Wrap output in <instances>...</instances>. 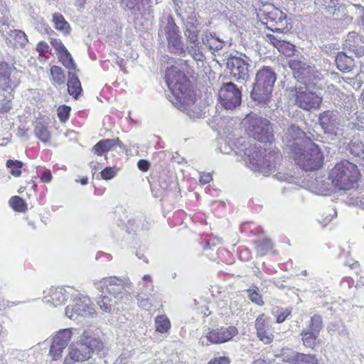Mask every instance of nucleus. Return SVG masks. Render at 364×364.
I'll return each mask as SVG.
<instances>
[{"label":"nucleus","instance_id":"obj_27","mask_svg":"<svg viewBox=\"0 0 364 364\" xmlns=\"http://www.w3.org/2000/svg\"><path fill=\"white\" fill-rule=\"evenodd\" d=\"M187 46L186 53L190 54L195 60L203 61L204 58L203 43L199 41V36L186 37Z\"/></svg>","mask_w":364,"mask_h":364},{"label":"nucleus","instance_id":"obj_46","mask_svg":"<svg viewBox=\"0 0 364 364\" xmlns=\"http://www.w3.org/2000/svg\"><path fill=\"white\" fill-rule=\"evenodd\" d=\"M296 364H318L315 355L299 353Z\"/></svg>","mask_w":364,"mask_h":364},{"label":"nucleus","instance_id":"obj_60","mask_svg":"<svg viewBox=\"0 0 364 364\" xmlns=\"http://www.w3.org/2000/svg\"><path fill=\"white\" fill-rule=\"evenodd\" d=\"M291 314V311L288 309L282 311L277 316V322L278 323H281L284 321L288 316Z\"/></svg>","mask_w":364,"mask_h":364},{"label":"nucleus","instance_id":"obj_2","mask_svg":"<svg viewBox=\"0 0 364 364\" xmlns=\"http://www.w3.org/2000/svg\"><path fill=\"white\" fill-rule=\"evenodd\" d=\"M106 349L104 343L90 330H85L80 336L77 344L69 348V358L76 362H84L92 358L93 354L100 357L105 355Z\"/></svg>","mask_w":364,"mask_h":364},{"label":"nucleus","instance_id":"obj_22","mask_svg":"<svg viewBox=\"0 0 364 364\" xmlns=\"http://www.w3.org/2000/svg\"><path fill=\"white\" fill-rule=\"evenodd\" d=\"M136 300L138 305L146 310H149L152 306H156L161 303L158 294L151 291L148 289V286L145 285L139 287Z\"/></svg>","mask_w":364,"mask_h":364},{"label":"nucleus","instance_id":"obj_51","mask_svg":"<svg viewBox=\"0 0 364 364\" xmlns=\"http://www.w3.org/2000/svg\"><path fill=\"white\" fill-rule=\"evenodd\" d=\"M70 107L66 105L60 106L58 109V115L61 122H66L70 116Z\"/></svg>","mask_w":364,"mask_h":364},{"label":"nucleus","instance_id":"obj_29","mask_svg":"<svg viewBox=\"0 0 364 364\" xmlns=\"http://www.w3.org/2000/svg\"><path fill=\"white\" fill-rule=\"evenodd\" d=\"M200 31V23L196 14L189 16L185 22L184 36L190 37L199 36Z\"/></svg>","mask_w":364,"mask_h":364},{"label":"nucleus","instance_id":"obj_54","mask_svg":"<svg viewBox=\"0 0 364 364\" xmlns=\"http://www.w3.org/2000/svg\"><path fill=\"white\" fill-rule=\"evenodd\" d=\"M50 43L52 46L55 48V50L58 52V55L64 52V50H67L65 46L61 42V41L59 39H52Z\"/></svg>","mask_w":364,"mask_h":364},{"label":"nucleus","instance_id":"obj_17","mask_svg":"<svg viewBox=\"0 0 364 364\" xmlns=\"http://www.w3.org/2000/svg\"><path fill=\"white\" fill-rule=\"evenodd\" d=\"M19 82L20 73L16 68L6 62L0 61V90H13Z\"/></svg>","mask_w":364,"mask_h":364},{"label":"nucleus","instance_id":"obj_16","mask_svg":"<svg viewBox=\"0 0 364 364\" xmlns=\"http://www.w3.org/2000/svg\"><path fill=\"white\" fill-rule=\"evenodd\" d=\"M250 58L246 55L231 56L227 62V67L231 76L236 80L245 81L249 77Z\"/></svg>","mask_w":364,"mask_h":364},{"label":"nucleus","instance_id":"obj_53","mask_svg":"<svg viewBox=\"0 0 364 364\" xmlns=\"http://www.w3.org/2000/svg\"><path fill=\"white\" fill-rule=\"evenodd\" d=\"M116 171L112 167H107L101 171V177L104 180H110L114 177Z\"/></svg>","mask_w":364,"mask_h":364},{"label":"nucleus","instance_id":"obj_14","mask_svg":"<svg viewBox=\"0 0 364 364\" xmlns=\"http://www.w3.org/2000/svg\"><path fill=\"white\" fill-rule=\"evenodd\" d=\"M218 95L221 105L226 109H233L241 103V91L232 82L224 83Z\"/></svg>","mask_w":364,"mask_h":364},{"label":"nucleus","instance_id":"obj_37","mask_svg":"<svg viewBox=\"0 0 364 364\" xmlns=\"http://www.w3.org/2000/svg\"><path fill=\"white\" fill-rule=\"evenodd\" d=\"M53 21L55 24V28L65 33H68L70 31V26L68 23L65 20L63 15L55 13L53 15Z\"/></svg>","mask_w":364,"mask_h":364},{"label":"nucleus","instance_id":"obj_56","mask_svg":"<svg viewBox=\"0 0 364 364\" xmlns=\"http://www.w3.org/2000/svg\"><path fill=\"white\" fill-rule=\"evenodd\" d=\"M336 216V211L334 209L330 210V213L325 217V218H321L319 222L323 225V226H326L330 223L334 217Z\"/></svg>","mask_w":364,"mask_h":364},{"label":"nucleus","instance_id":"obj_49","mask_svg":"<svg viewBox=\"0 0 364 364\" xmlns=\"http://www.w3.org/2000/svg\"><path fill=\"white\" fill-rule=\"evenodd\" d=\"M9 23V14L7 8L3 4V0H0V23L8 26Z\"/></svg>","mask_w":364,"mask_h":364},{"label":"nucleus","instance_id":"obj_61","mask_svg":"<svg viewBox=\"0 0 364 364\" xmlns=\"http://www.w3.org/2000/svg\"><path fill=\"white\" fill-rule=\"evenodd\" d=\"M275 176L281 181L291 182L293 181V177L288 173H277Z\"/></svg>","mask_w":364,"mask_h":364},{"label":"nucleus","instance_id":"obj_44","mask_svg":"<svg viewBox=\"0 0 364 364\" xmlns=\"http://www.w3.org/2000/svg\"><path fill=\"white\" fill-rule=\"evenodd\" d=\"M50 74L53 81L58 85H62L65 82V75L60 67L52 66L50 68Z\"/></svg>","mask_w":364,"mask_h":364},{"label":"nucleus","instance_id":"obj_64","mask_svg":"<svg viewBox=\"0 0 364 364\" xmlns=\"http://www.w3.org/2000/svg\"><path fill=\"white\" fill-rule=\"evenodd\" d=\"M212 180V175L209 173H203L200 176V182L203 184H206Z\"/></svg>","mask_w":364,"mask_h":364},{"label":"nucleus","instance_id":"obj_43","mask_svg":"<svg viewBox=\"0 0 364 364\" xmlns=\"http://www.w3.org/2000/svg\"><path fill=\"white\" fill-rule=\"evenodd\" d=\"M23 163L18 160H8L6 166L10 169V173L15 177H18L21 174V168Z\"/></svg>","mask_w":364,"mask_h":364},{"label":"nucleus","instance_id":"obj_3","mask_svg":"<svg viewBox=\"0 0 364 364\" xmlns=\"http://www.w3.org/2000/svg\"><path fill=\"white\" fill-rule=\"evenodd\" d=\"M277 80V75L274 70L268 66H264L259 69L255 76L251 97L258 103L271 107L272 92Z\"/></svg>","mask_w":364,"mask_h":364},{"label":"nucleus","instance_id":"obj_52","mask_svg":"<svg viewBox=\"0 0 364 364\" xmlns=\"http://www.w3.org/2000/svg\"><path fill=\"white\" fill-rule=\"evenodd\" d=\"M12 107L11 100L4 99L0 102V114L4 115L10 112Z\"/></svg>","mask_w":364,"mask_h":364},{"label":"nucleus","instance_id":"obj_6","mask_svg":"<svg viewBox=\"0 0 364 364\" xmlns=\"http://www.w3.org/2000/svg\"><path fill=\"white\" fill-rule=\"evenodd\" d=\"M245 132L261 142H270L274 137L270 122L255 113L247 114L242 122Z\"/></svg>","mask_w":364,"mask_h":364},{"label":"nucleus","instance_id":"obj_41","mask_svg":"<svg viewBox=\"0 0 364 364\" xmlns=\"http://www.w3.org/2000/svg\"><path fill=\"white\" fill-rule=\"evenodd\" d=\"M298 354V352L288 348H282L281 351L282 360L291 364H296Z\"/></svg>","mask_w":364,"mask_h":364},{"label":"nucleus","instance_id":"obj_26","mask_svg":"<svg viewBox=\"0 0 364 364\" xmlns=\"http://www.w3.org/2000/svg\"><path fill=\"white\" fill-rule=\"evenodd\" d=\"M345 47L353 51L357 56L364 55V40L355 32H350L347 36Z\"/></svg>","mask_w":364,"mask_h":364},{"label":"nucleus","instance_id":"obj_12","mask_svg":"<svg viewBox=\"0 0 364 364\" xmlns=\"http://www.w3.org/2000/svg\"><path fill=\"white\" fill-rule=\"evenodd\" d=\"M288 64L294 71L295 77L301 80L303 82L310 80L311 83H314L319 87H323V80L320 77V73L315 70L314 68L296 58L290 59Z\"/></svg>","mask_w":364,"mask_h":364},{"label":"nucleus","instance_id":"obj_57","mask_svg":"<svg viewBox=\"0 0 364 364\" xmlns=\"http://www.w3.org/2000/svg\"><path fill=\"white\" fill-rule=\"evenodd\" d=\"M208 364H230V359L225 356H220L211 359Z\"/></svg>","mask_w":364,"mask_h":364},{"label":"nucleus","instance_id":"obj_28","mask_svg":"<svg viewBox=\"0 0 364 364\" xmlns=\"http://www.w3.org/2000/svg\"><path fill=\"white\" fill-rule=\"evenodd\" d=\"M121 144L119 138L102 139L93 146L92 151L95 154L101 156L116 146H121Z\"/></svg>","mask_w":364,"mask_h":364},{"label":"nucleus","instance_id":"obj_47","mask_svg":"<svg viewBox=\"0 0 364 364\" xmlns=\"http://www.w3.org/2000/svg\"><path fill=\"white\" fill-rule=\"evenodd\" d=\"M149 0H122L123 6L130 10L139 11L141 6L149 3Z\"/></svg>","mask_w":364,"mask_h":364},{"label":"nucleus","instance_id":"obj_19","mask_svg":"<svg viewBox=\"0 0 364 364\" xmlns=\"http://www.w3.org/2000/svg\"><path fill=\"white\" fill-rule=\"evenodd\" d=\"M306 140L311 139L306 137L301 129L294 124L291 125L283 135V142L290 149L291 153L304 146Z\"/></svg>","mask_w":364,"mask_h":364},{"label":"nucleus","instance_id":"obj_1","mask_svg":"<svg viewBox=\"0 0 364 364\" xmlns=\"http://www.w3.org/2000/svg\"><path fill=\"white\" fill-rule=\"evenodd\" d=\"M235 153L240 156L251 170L264 176L271 174L275 169L277 151L259 149L245 138L241 137L235 143Z\"/></svg>","mask_w":364,"mask_h":364},{"label":"nucleus","instance_id":"obj_36","mask_svg":"<svg viewBox=\"0 0 364 364\" xmlns=\"http://www.w3.org/2000/svg\"><path fill=\"white\" fill-rule=\"evenodd\" d=\"M319 335L306 329L303 330L301 333V340L304 346L310 348H314L316 345V339Z\"/></svg>","mask_w":364,"mask_h":364},{"label":"nucleus","instance_id":"obj_4","mask_svg":"<svg viewBox=\"0 0 364 364\" xmlns=\"http://www.w3.org/2000/svg\"><path fill=\"white\" fill-rule=\"evenodd\" d=\"M360 174L357 166L348 161H341L330 171L328 179L332 185L342 191H348L355 187Z\"/></svg>","mask_w":364,"mask_h":364},{"label":"nucleus","instance_id":"obj_42","mask_svg":"<svg viewBox=\"0 0 364 364\" xmlns=\"http://www.w3.org/2000/svg\"><path fill=\"white\" fill-rule=\"evenodd\" d=\"M59 57L60 61L65 68L69 70H76V65L74 63L71 54L68 52V50H64V52L59 54Z\"/></svg>","mask_w":364,"mask_h":364},{"label":"nucleus","instance_id":"obj_59","mask_svg":"<svg viewBox=\"0 0 364 364\" xmlns=\"http://www.w3.org/2000/svg\"><path fill=\"white\" fill-rule=\"evenodd\" d=\"M267 37L270 43L277 48L279 47V45L284 40L272 34L267 35Z\"/></svg>","mask_w":364,"mask_h":364},{"label":"nucleus","instance_id":"obj_30","mask_svg":"<svg viewBox=\"0 0 364 364\" xmlns=\"http://www.w3.org/2000/svg\"><path fill=\"white\" fill-rule=\"evenodd\" d=\"M309 186L311 191L318 195H326L329 191V184L325 181L323 176H316L309 181Z\"/></svg>","mask_w":364,"mask_h":364},{"label":"nucleus","instance_id":"obj_11","mask_svg":"<svg viewBox=\"0 0 364 364\" xmlns=\"http://www.w3.org/2000/svg\"><path fill=\"white\" fill-rule=\"evenodd\" d=\"M259 16L267 21V27L273 31L281 33L287 28L286 15L272 4L263 6Z\"/></svg>","mask_w":364,"mask_h":364},{"label":"nucleus","instance_id":"obj_39","mask_svg":"<svg viewBox=\"0 0 364 364\" xmlns=\"http://www.w3.org/2000/svg\"><path fill=\"white\" fill-rule=\"evenodd\" d=\"M323 328V319L320 315L315 314L311 318L307 329L319 335Z\"/></svg>","mask_w":364,"mask_h":364},{"label":"nucleus","instance_id":"obj_50","mask_svg":"<svg viewBox=\"0 0 364 364\" xmlns=\"http://www.w3.org/2000/svg\"><path fill=\"white\" fill-rule=\"evenodd\" d=\"M249 293V299L254 303L262 306L263 305V301L261 295L258 292V289L257 287L251 288L248 289Z\"/></svg>","mask_w":364,"mask_h":364},{"label":"nucleus","instance_id":"obj_48","mask_svg":"<svg viewBox=\"0 0 364 364\" xmlns=\"http://www.w3.org/2000/svg\"><path fill=\"white\" fill-rule=\"evenodd\" d=\"M277 50L279 53L290 56L294 54V46L291 43L287 42L286 40H284L277 48Z\"/></svg>","mask_w":364,"mask_h":364},{"label":"nucleus","instance_id":"obj_38","mask_svg":"<svg viewBox=\"0 0 364 364\" xmlns=\"http://www.w3.org/2000/svg\"><path fill=\"white\" fill-rule=\"evenodd\" d=\"M34 132L36 137L44 143L48 142L50 139V134L48 128L40 122L36 124Z\"/></svg>","mask_w":364,"mask_h":364},{"label":"nucleus","instance_id":"obj_13","mask_svg":"<svg viewBox=\"0 0 364 364\" xmlns=\"http://www.w3.org/2000/svg\"><path fill=\"white\" fill-rule=\"evenodd\" d=\"M74 305H69L65 308V315L70 319L75 320L78 316H89L95 313V309L90 299L77 290L72 296Z\"/></svg>","mask_w":364,"mask_h":364},{"label":"nucleus","instance_id":"obj_9","mask_svg":"<svg viewBox=\"0 0 364 364\" xmlns=\"http://www.w3.org/2000/svg\"><path fill=\"white\" fill-rule=\"evenodd\" d=\"M94 285L100 291L104 292L105 290L114 299L120 301L132 288V282L126 277H105L100 280L94 281Z\"/></svg>","mask_w":364,"mask_h":364},{"label":"nucleus","instance_id":"obj_7","mask_svg":"<svg viewBox=\"0 0 364 364\" xmlns=\"http://www.w3.org/2000/svg\"><path fill=\"white\" fill-rule=\"evenodd\" d=\"M305 86L296 87L291 91V96L294 98L295 105L306 111L318 109L322 102V97L316 92L322 87H318L310 80L304 82Z\"/></svg>","mask_w":364,"mask_h":364},{"label":"nucleus","instance_id":"obj_20","mask_svg":"<svg viewBox=\"0 0 364 364\" xmlns=\"http://www.w3.org/2000/svg\"><path fill=\"white\" fill-rule=\"evenodd\" d=\"M70 329L65 328L59 331L53 338L49 354L53 360H57L62 357L63 350L68 346L72 338Z\"/></svg>","mask_w":364,"mask_h":364},{"label":"nucleus","instance_id":"obj_58","mask_svg":"<svg viewBox=\"0 0 364 364\" xmlns=\"http://www.w3.org/2000/svg\"><path fill=\"white\" fill-rule=\"evenodd\" d=\"M129 357V353H123L117 358L114 364H128Z\"/></svg>","mask_w":364,"mask_h":364},{"label":"nucleus","instance_id":"obj_5","mask_svg":"<svg viewBox=\"0 0 364 364\" xmlns=\"http://www.w3.org/2000/svg\"><path fill=\"white\" fill-rule=\"evenodd\" d=\"M296 164L306 171L320 168L323 164L321 149L311 140H306L304 146L292 153Z\"/></svg>","mask_w":364,"mask_h":364},{"label":"nucleus","instance_id":"obj_55","mask_svg":"<svg viewBox=\"0 0 364 364\" xmlns=\"http://www.w3.org/2000/svg\"><path fill=\"white\" fill-rule=\"evenodd\" d=\"M139 285L141 287H143V285L148 286V289H149L151 291H154V285L149 274H145L143 277L142 282L140 283Z\"/></svg>","mask_w":364,"mask_h":364},{"label":"nucleus","instance_id":"obj_21","mask_svg":"<svg viewBox=\"0 0 364 364\" xmlns=\"http://www.w3.org/2000/svg\"><path fill=\"white\" fill-rule=\"evenodd\" d=\"M186 97L184 100L182 98L177 100L180 104L178 108L183 112H186L191 118H201L204 114V112L200 106L196 104V97L195 93L191 91L190 95Z\"/></svg>","mask_w":364,"mask_h":364},{"label":"nucleus","instance_id":"obj_32","mask_svg":"<svg viewBox=\"0 0 364 364\" xmlns=\"http://www.w3.org/2000/svg\"><path fill=\"white\" fill-rule=\"evenodd\" d=\"M336 63L338 69L343 72L350 71L354 66L353 59L343 52L337 55Z\"/></svg>","mask_w":364,"mask_h":364},{"label":"nucleus","instance_id":"obj_31","mask_svg":"<svg viewBox=\"0 0 364 364\" xmlns=\"http://www.w3.org/2000/svg\"><path fill=\"white\" fill-rule=\"evenodd\" d=\"M119 301L120 300H117L114 297L110 298L108 296H102L97 301V304L102 311L107 313H112L117 309L118 310L117 305Z\"/></svg>","mask_w":364,"mask_h":364},{"label":"nucleus","instance_id":"obj_45","mask_svg":"<svg viewBox=\"0 0 364 364\" xmlns=\"http://www.w3.org/2000/svg\"><path fill=\"white\" fill-rule=\"evenodd\" d=\"M9 204L11 207L18 212H23L27 208L26 202L18 196H13L9 200Z\"/></svg>","mask_w":364,"mask_h":364},{"label":"nucleus","instance_id":"obj_18","mask_svg":"<svg viewBox=\"0 0 364 364\" xmlns=\"http://www.w3.org/2000/svg\"><path fill=\"white\" fill-rule=\"evenodd\" d=\"M75 289L71 287H50L44 291L43 301L58 306L62 305L69 296H74Z\"/></svg>","mask_w":364,"mask_h":364},{"label":"nucleus","instance_id":"obj_40","mask_svg":"<svg viewBox=\"0 0 364 364\" xmlns=\"http://www.w3.org/2000/svg\"><path fill=\"white\" fill-rule=\"evenodd\" d=\"M255 244L257 247V253L261 256L266 255L272 248V244L271 241L268 239L257 240Z\"/></svg>","mask_w":364,"mask_h":364},{"label":"nucleus","instance_id":"obj_25","mask_svg":"<svg viewBox=\"0 0 364 364\" xmlns=\"http://www.w3.org/2000/svg\"><path fill=\"white\" fill-rule=\"evenodd\" d=\"M320 124L325 133L336 135L338 124L337 115L331 111L322 113L319 117Z\"/></svg>","mask_w":364,"mask_h":364},{"label":"nucleus","instance_id":"obj_34","mask_svg":"<svg viewBox=\"0 0 364 364\" xmlns=\"http://www.w3.org/2000/svg\"><path fill=\"white\" fill-rule=\"evenodd\" d=\"M68 91L70 95H73L75 98L82 91L81 84L78 77L71 72H69L68 74Z\"/></svg>","mask_w":364,"mask_h":364},{"label":"nucleus","instance_id":"obj_63","mask_svg":"<svg viewBox=\"0 0 364 364\" xmlns=\"http://www.w3.org/2000/svg\"><path fill=\"white\" fill-rule=\"evenodd\" d=\"M36 49L39 52H48L49 50V46L48 45L47 43L44 42V41H41L38 43L37 46H36Z\"/></svg>","mask_w":364,"mask_h":364},{"label":"nucleus","instance_id":"obj_15","mask_svg":"<svg viewBox=\"0 0 364 364\" xmlns=\"http://www.w3.org/2000/svg\"><path fill=\"white\" fill-rule=\"evenodd\" d=\"M238 333L235 326L220 327L209 331L205 336L200 338V343L203 346L210 344H220L230 341Z\"/></svg>","mask_w":364,"mask_h":364},{"label":"nucleus","instance_id":"obj_23","mask_svg":"<svg viewBox=\"0 0 364 364\" xmlns=\"http://www.w3.org/2000/svg\"><path fill=\"white\" fill-rule=\"evenodd\" d=\"M0 33L7 45L11 46L23 48L28 42L26 33L20 30H11L6 27L5 30L0 28Z\"/></svg>","mask_w":364,"mask_h":364},{"label":"nucleus","instance_id":"obj_8","mask_svg":"<svg viewBox=\"0 0 364 364\" xmlns=\"http://www.w3.org/2000/svg\"><path fill=\"white\" fill-rule=\"evenodd\" d=\"M166 82L176 98L186 99L192 91L190 82L184 73L176 65L168 68L166 73Z\"/></svg>","mask_w":364,"mask_h":364},{"label":"nucleus","instance_id":"obj_62","mask_svg":"<svg viewBox=\"0 0 364 364\" xmlns=\"http://www.w3.org/2000/svg\"><path fill=\"white\" fill-rule=\"evenodd\" d=\"M137 166L141 171H147L149 168L150 164L146 160L141 159L138 161Z\"/></svg>","mask_w":364,"mask_h":364},{"label":"nucleus","instance_id":"obj_10","mask_svg":"<svg viewBox=\"0 0 364 364\" xmlns=\"http://www.w3.org/2000/svg\"><path fill=\"white\" fill-rule=\"evenodd\" d=\"M166 20V25L161 30V33H164L166 36L169 52L185 56L186 50L181 40L178 27L171 16H167Z\"/></svg>","mask_w":364,"mask_h":364},{"label":"nucleus","instance_id":"obj_24","mask_svg":"<svg viewBox=\"0 0 364 364\" xmlns=\"http://www.w3.org/2000/svg\"><path fill=\"white\" fill-rule=\"evenodd\" d=\"M255 328L257 336L264 344H269L272 342L274 336L269 329V324L267 318L264 314L260 315L255 321Z\"/></svg>","mask_w":364,"mask_h":364},{"label":"nucleus","instance_id":"obj_33","mask_svg":"<svg viewBox=\"0 0 364 364\" xmlns=\"http://www.w3.org/2000/svg\"><path fill=\"white\" fill-rule=\"evenodd\" d=\"M202 40L203 44L206 46L213 54L221 50L223 47V41L215 37L210 33H206Z\"/></svg>","mask_w":364,"mask_h":364},{"label":"nucleus","instance_id":"obj_35","mask_svg":"<svg viewBox=\"0 0 364 364\" xmlns=\"http://www.w3.org/2000/svg\"><path fill=\"white\" fill-rule=\"evenodd\" d=\"M156 331L160 333H168L171 328V322L166 315L157 316L154 319Z\"/></svg>","mask_w":364,"mask_h":364}]
</instances>
